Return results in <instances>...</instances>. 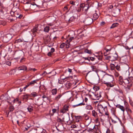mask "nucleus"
I'll list each match as a JSON object with an SVG mask.
<instances>
[{
  "label": "nucleus",
  "mask_w": 133,
  "mask_h": 133,
  "mask_svg": "<svg viewBox=\"0 0 133 133\" xmlns=\"http://www.w3.org/2000/svg\"><path fill=\"white\" fill-rule=\"evenodd\" d=\"M92 128H89L88 129V131H92V130H93V129H94V127H93V125H92Z\"/></svg>",
  "instance_id": "48"
},
{
  "label": "nucleus",
  "mask_w": 133,
  "mask_h": 133,
  "mask_svg": "<svg viewBox=\"0 0 133 133\" xmlns=\"http://www.w3.org/2000/svg\"><path fill=\"white\" fill-rule=\"evenodd\" d=\"M115 65L113 64H111L110 65L111 69L112 70L114 69L115 68Z\"/></svg>",
  "instance_id": "34"
},
{
  "label": "nucleus",
  "mask_w": 133,
  "mask_h": 133,
  "mask_svg": "<svg viewBox=\"0 0 133 133\" xmlns=\"http://www.w3.org/2000/svg\"><path fill=\"white\" fill-rule=\"evenodd\" d=\"M93 20H95L97 19L99 17L98 14L97 13H95L93 15Z\"/></svg>",
  "instance_id": "16"
},
{
  "label": "nucleus",
  "mask_w": 133,
  "mask_h": 133,
  "mask_svg": "<svg viewBox=\"0 0 133 133\" xmlns=\"http://www.w3.org/2000/svg\"><path fill=\"white\" fill-rule=\"evenodd\" d=\"M101 92H96L92 96L91 98L94 100H98L101 97Z\"/></svg>",
  "instance_id": "6"
},
{
  "label": "nucleus",
  "mask_w": 133,
  "mask_h": 133,
  "mask_svg": "<svg viewBox=\"0 0 133 133\" xmlns=\"http://www.w3.org/2000/svg\"><path fill=\"white\" fill-rule=\"evenodd\" d=\"M42 97L43 98H46L48 100H49V98L48 97H46V96L45 95H43Z\"/></svg>",
  "instance_id": "51"
},
{
  "label": "nucleus",
  "mask_w": 133,
  "mask_h": 133,
  "mask_svg": "<svg viewBox=\"0 0 133 133\" xmlns=\"http://www.w3.org/2000/svg\"><path fill=\"white\" fill-rule=\"evenodd\" d=\"M93 19L90 17H88L85 18L84 22L86 25H89L91 24L93 22Z\"/></svg>",
  "instance_id": "8"
},
{
  "label": "nucleus",
  "mask_w": 133,
  "mask_h": 133,
  "mask_svg": "<svg viewBox=\"0 0 133 133\" xmlns=\"http://www.w3.org/2000/svg\"><path fill=\"white\" fill-rule=\"evenodd\" d=\"M116 10L117 11V14H119L120 13V12L121 11V9H119L118 8H116Z\"/></svg>",
  "instance_id": "50"
},
{
  "label": "nucleus",
  "mask_w": 133,
  "mask_h": 133,
  "mask_svg": "<svg viewBox=\"0 0 133 133\" xmlns=\"http://www.w3.org/2000/svg\"><path fill=\"white\" fill-rule=\"evenodd\" d=\"M62 96V95L61 94H59L58 95L56 96L55 98V100L56 101H57L58 100L59 98Z\"/></svg>",
  "instance_id": "21"
},
{
  "label": "nucleus",
  "mask_w": 133,
  "mask_h": 133,
  "mask_svg": "<svg viewBox=\"0 0 133 133\" xmlns=\"http://www.w3.org/2000/svg\"><path fill=\"white\" fill-rule=\"evenodd\" d=\"M29 96H30L28 94H26V95H24L23 97V98L24 99H28L29 98Z\"/></svg>",
  "instance_id": "33"
},
{
  "label": "nucleus",
  "mask_w": 133,
  "mask_h": 133,
  "mask_svg": "<svg viewBox=\"0 0 133 133\" xmlns=\"http://www.w3.org/2000/svg\"><path fill=\"white\" fill-rule=\"evenodd\" d=\"M70 4H72V5H75V2L72 1H70Z\"/></svg>",
  "instance_id": "56"
},
{
  "label": "nucleus",
  "mask_w": 133,
  "mask_h": 133,
  "mask_svg": "<svg viewBox=\"0 0 133 133\" xmlns=\"http://www.w3.org/2000/svg\"><path fill=\"white\" fill-rule=\"evenodd\" d=\"M98 108L99 112L101 115L105 114L107 116L108 118L109 117V112L107 111V108L106 106L104 107L101 104L98 106Z\"/></svg>",
  "instance_id": "2"
},
{
  "label": "nucleus",
  "mask_w": 133,
  "mask_h": 133,
  "mask_svg": "<svg viewBox=\"0 0 133 133\" xmlns=\"http://www.w3.org/2000/svg\"><path fill=\"white\" fill-rule=\"evenodd\" d=\"M88 1L89 2H87V3L85 4L84 3H82L81 4V7H83V10H84L87 12L89 9L91 7L93 6V3H91L90 1L88 0Z\"/></svg>",
  "instance_id": "4"
},
{
  "label": "nucleus",
  "mask_w": 133,
  "mask_h": 133,
  "mask_svg": "<svg viewBox=\"0 0 133 133\" xmlns=\"http://www.w3.org/2000/svg\"><path fill=\"white\" fill-rule=\"evenodd\" d=\"M92 70L93 71L97 72V69L96 66H91Z\"/></svg>",
  "instance_id": "36"
},
{
  "label": "nucleus",
  "mask_w": 133,
  "mask_h": 133,
  "mask_svg": "<svg viewBox=\"0 0 133 133\" xmlns=\"http://www.w3.org/2000/svg\"><path fill=\"white\" fill-rule=\"evenodd\" d=\"M115 76L116 77H118L119 76V74L117 72H116L115 73Z\"/></svg>",
  "instance_id": "54"
},
{
  "label": "nucleus",
  "mask_w": 133,
  "mask_h": 133,
  "mask_svg": "<svg viewBox=\"0 0 133 133\" xmlns=\"http://www.w3.org/2000/svg\"><path fill=\"white\" fill-rule=\"evenodd\" d=\"M55 50V49L54 48H52L50 52L52 53L54 52Z\"/></svg>",
  "instance_id": "55"
},
{
  "label": "nucleus",
  "mask_w": 133,
  "mask_h": 133,
  "mask_svg": "<svg viewBox=\"0 0 133 133\" xmlns=\"http://www.w3.org/2000/svg\"><path fill=\"white\" fill-rule=\"evenodd\" d=\"M14 109V107L13 106H10L9 108V111L11 112L13 111Z\"/></svg>",
  "instance_id": "35"
},
{
  "label": "nucleus",
  "mask_w": 133,
  "mask_h": 133,
  "mask_svg": "<svg viewBox=\"0 0 133 133\" xmlns=\"http://www.w3.org/2000/svg\"><path fill=\"white\" fill-rule=\"evenodd\" d=\"M93 127H94V129L93 130L95 133H98V131L99 130L98 129V128L97 125H93Z\"/></svg>",
  "instance_id": "14"
},
{
  "label": "nucleus",
  "mask_w": 133,
  "mask_h": 133,
  "mask_svg": "<svg viewBox=\"0 0 133 133\" xmlns=\"http://www.w3.org/2000/svg\"><path fill=\"white\" fill-rule=\"evenodd\" d=\"M96 58L90 57V60H91L92 61H94L95 59H98L100 61H102L103 57V54L101 52H99L98 53L96 54V55H95Z\"/></svg>",
  "instance_id": "5"
},
{
  "label": "nucleus",
  "mask_w": 133,
  "mask_h": 133,
  "mask_svg": "<svg viewBox=\"0 0 133 133\" xmlns=\"http://www.w3.org/2000/svg\"><path fill=\"white\" fill-rule=\"evenodd\" d=\"M65 45V43H63L60 45V48H61L63 49L64 48Z\"/></svg>",
  "instance_id": "37"
},
{
  "label": "nucleus",
  "mask_w": 133,
  "mask_h": 133,
  "mask_svg": "<svg viewBox=\"0 0 133 133\" xmlns=\"http://www.w3.org/2000/svg\"><path fill=\"white\" fill-rule=\"evenodd\" d=\"M37 26H36L35 27H34L32 30L33 33H34L37 32Z\"/></svg>",
  "instance_id": "32"
},
{
  "label": "nucleus",
  "mask_w": 133,
  "mask_h": 133,
  "mask_svg": "<svg viewBox=\"0 0 133 133\" xmlns=\"http://www.w3.org/2000/svg\"><path fill=\"white\" fill-rule=\"evenodd\" d=\"M112 48V47L110 46H107L104 48V50L105 51L104 52V56H107V55L109 54Z\"/></svg>",
  "instance_id": "7"
},
{
  "label": "nucleus",
  "mask_w": 133,
  "mask_h": 133,
  "mask_svg": "<svg viewBox=\"0 0 133 133\" xmlns=\"http://www.w3.org/2000/svg\"><path fill=\"white\" fill-rule=\"evenodd\" d=\"M77 11L78 12H81L83 10V7H81V5H80V7H78L77 9Z\"/></svg>",
  "instance_id": "28"
},
{
  "label": "nucleus",
  "mask_w": 133,
  "mask_h": 133,
  "mask_svg": "<svg viewBox=\"0 0 133 133\" xmlns=\"http://www.w3.org/2000/svg\"><path fill=\"white\" fill-rule=\"evenodd\" d=\"M57 121L58 122H61L63 121V120L61 119V118H58Z\"/></svg>",
  "instance_id": "49"
},
{
  "label": "nucleus",
  "mask_w": 133,
  "mask_h": 133,
  "mask_svg": "<svg viewBox=\"0 0 133 133\" xmlns=\"http://www.w3.org/2000/svg\"><path fill=\"white\" fill-rule=\"evenodd\" d=\"M52 111L53 113H54L56 112V109H52Z\"/></svg>",
  "instance_id": "60"
},
{
  "label": "nucleus",
  "mask_w": 133,
  "mask_h": 133,
  "mask_svg": "<svg viewBox=\"0 0 133 133\" xmlns=\"http://www.w3.org/2000/svg\"><path fill=\"white\" fill-rule=\"evenodd\" d=\"M75 20V18L74 17H71L69 20V21L70 22H71Z\"/></svg>",
  "instance_id": "46"
},
{
  "label": "nucleus",
  "mask_w": 133,
  "mask_h": 133,
  "mask_svg": "<svg viewBox=\"0 0 133 133\" xmlns=\"http://www.w3.org/2000/svg\"><path fill=\"white\" fill-rule=\"evenodd\" d=\"M0 99L2 100V101H4V100H5L6 101H7L8 100V98H6V97L4 96L3 95H2L0 97Z\"/></svg>",
  "instance_id": "19"
},
{
  "label": "nucleus",
  "mask_w": 133,
  "mask_h": 133,
  "mask_svg": "<svg viewBox=\"0 0 133 133\" xmlns=\"http://www.w3.org/2000/svg\"><path fill=\"white\" fill-rule=\"evenodd\" d=\"M17 11L15 12L11 11L10 12V14L11 16L14 17L15 16H16V14H17Z\"/></svg>",
  "instance_id": "29"
},
{
  "label": "nucleus",
  "mask_w": 133,
  "mask_h": 133,
  "mask_svg": "<svg viewBox=\"0 0 133 133\" xmlns=\"http://www.w3.org/2000/svg\"><path fill=\"white\" fill-rule=\"evenodd\" d=\"M113 6L112 5H110L109 6V8L110 9H112L113 8Z\"/></svg>",
  "instance_id": "62"
},
{
  "label": "nucleus",
  "mask_w": 133,
  "mask_h": 133,
  "mask_svg": "<svg viewBox=\"0 0 133 133\" xmlns=\"http://www.w3.org/2000/svg\"><path fill=\"white\" fill-rule=\"evenodd\" d=\"M17 70H27V68L26 66L22 65L18 67Z\"/></svg>",
  "instance_id": "12"
},
{
  "label": "nucleus",
  "mask_w": 133,
  "mask_h": 133,
  "mask_svg": "<svg viewBox=\"0 0 133 133\" xmlns=\"http://www.w3.org/2000/svg\"><path fill=\"white\" fill-rule=\"evenodd\" d=\"M121 80H123V79H122V76H120L119 77L118 81H119L120 80L121 81Z\"/></svg>",
  "instance_id": "64"
},
{
  "label": "nucleus",
  "mask_w": 133,
  "mask_h": 133,
  "mask_svg": "<svg viewBox=\"0 0 133 133\" xmlns=\"http://www.w3.org/2000/svg\"><path fill=\"white\" fill-rule=\"evenodd\" d=\"M57 89L55 88L52 90L51 92L53 95H54L56 94L57 92Z\"/></svg>",
  "instance_id": "24"
},
{
  "label": "nucleus",
  "mask_w": 133,
  "mask_h": 133,
  "mask_svg": "<svg viewBox=\"0 0 133 133\" xmlns=\"http://www.w3.org/2000/svg\"><path fill=\"white\" fill-rule=\"evenodd\" d=\"M68 9V7L66 6H65L64 7L63 10L64 11H65L66 10H67Z\"/></svg>",
  "instance_id": "58"
},
{
  "label": "nucleus",
  "mask_w": 133,
  "mask_h": 133,
  "mask_svg": "<svg viewBox=\"0 0 133 133\" xmlns=\"http://www.w3.org/2000/svg\"><path fill=\"white\" fill-rule=\"evenodd\" d=\"M120 93H121L122 94H123V91L122 90H117Z\"/></svg>",
  "instance_id": "63"
},
{
  "label": "nucleus",
  "mask_w": 133,
  "mask_h": 133,
  "mask_svg": "<svg viewBox=\"0 0 133 133\" xmlns=\"http://www.w3.org/2000/svg\"><path fill=\"white\" fill-rule=\"evenodd\" d=\"M118 56L117 54L116 53L112 54L111 56V61H115L116 60Z\"/></svg>",
  "instance_id": "11"
},
{
  "label": "nucleus",
  "mask_w": 133,
  "mask_h": 133,
  "mask_svg": "<svg viewBox=\"0 0 133 133\" xmlns=\"http://www.w3.org/2000/svg\"><path fill=\"white\" fill-rule=\"evenodd\" d=\"M74 39V38L73 37H70L69 39V41L68 40H67V42H68L69 43L70 42H71V41L73 39Z\"/></svg>",
  "instance_id": "42"
},
{
  "label": "nucleus",
  "mask_w": 133,
  "mask_h": 133,
  "mask_svg": "<svg viewBox=\"0 0 133 133\" xmlns=\"http://www.w3.org/2000/svg\"><path fill=\"white\" fill-rule=\"evenodd\" d=\"M92 116L96 118L97 117V113L95 110H93L92 111Z\"/></svg>",
  "instance_id": "23"
},
{
  "label": "nucleus",
  "mask_w": 133,
  "mask_h": 133,
  "mask_svg": "<svg viewBox=\"0 0 133 133\" xmlns=\"http://www.w3.org/2000/svg\"><path fill=\"white\" fill-rule=\"evenodd\" d=\"M82 117L81 116H75L76 121L77 122H79L82 119Z\"/></svg>",
  "instance_id": "17"
},
{
  "label": "nucleus",
  "mask_w": 133,
  "mask_h": 133,
  "mask_svg": "<svg viewBox=\"0 0 133 133\" xmlns=\"http://www.w3.org/2000/svg\"><path fill=\"white\" fill-rule=\"evenodd\" d=\"M85 52L88 53L89 54H91V52L90 50H88L87 49H86L84 51Z\"/></svg>",
  "instance_id": "43"
},
{
  "label": "nucleus",
  "mask_w": 133,
  "mask_h": 133,
  "mask_svg": "<svg viewBox=\"0 0 133 133\" xmlns=\"http://www.w3.org/2000/svg\"><path fill=\"white\" fill-rule=\"evenodd\" d=\"M116 107L117 108L120 109L123 112L125 110L124 107L122 106L119 104H118L116 106Z\"/></svg>",
  "instance_id": "13"
},
{
  "label": "nucleus",
  "mask_w": 133,
  "mask_h": 133,
  "mask_svg": "<svg viewBox=\"0 0 133 133\" xmlns=\"http://www.w3.org/2000/svg\"><path fill=\"white\" fill-rule=\"evenodd\" d=\"M12 37L10 34H7L3 38V42L6 43L9 41L12 38Z\"/></svg>",
  "instance_id": "9"
},
{
  "label": "nucleus",
  "mask_w": 133,
  "mask_h": 133,
  "mask_svg": "<svg viewBox=\"0 0 133 133\" xmlns=\"http://www.w3.org/2000/svg\"><path fill=\"white\" fill-rule=\"evenodd\" d=\"M119 84L121 85H123L124 82L123 80H121V81H118Z\"/></svg>",
  "instance_id": "44"
},
{
  "label": "nucleus",
  "mask_w": 133,
  "mask_h": 133,
  "mask_svg": "<svg viewBox=\"0 0 133 133\" xmlns=\"http://www.w3.org/2000/svg\"><path fill=\"white\" fill-rule=\"evenodd\" d=\"M16 16V18H21L23 16V15L21 14H19V16Z\"/></svg>",
  "instance_id": "52"
},
{
  "label": "nucleus",
  "mask_w": 133,
  "mask_h": 133,
  "mask_svg": "<svg viewBox=\"0 0 133 133\" xmlns=\"http://www.w3.org/2000/svg\"><path fill=\"white\" fill-rule=\"evenodd\" d=\"M49 30V26H46L44 28V31L45 32H48Z\"/></svg>",
  "instance_id": "27"
},
{
  "label": "nucleus",
  "mask_w": 133,
  "mask_h": 133,
  "mask_svg": "<svg viewBox=\"0 0 133 133\" xmlns=\"http://www.w3.org/2000/svg\"><path fill=\"white\" fill-rule=\"evenodd\" d=\"M86 109L88 110H91L93 109V107L91 105H87L85 107Z\"/></svg>",
  "instance_id": "25"
},
{
  "label": "nucleus",
  "mask_w": 133,
  "mask_h": 133,
  "mask_svg": "<svg viewBox=\"0 0 133 133\" xmlns=\"http://www.w3.org/2000/svg\"><path fill=\"white\" fill-rule=\"evenodd\" d=\"M124 84H128L129 83V80L128 79H125L124 80Z\"/></svg>",
  "instance_id": "30"
},
{
  "label": "nucleus",
  "mask_w": 133,
  "mask_h": 133,
  "mask_svg": "<svg viewBox=\"0 0 133 133\" xmlns=\"http://www.w3.org/2000/svg\"><path fill=\"white\" fill-rule=\"evenodd\" d=\"M2 64H5L7 65H8L9 66H10L11 65V62L10 61H7L5 62L4 63H3Z\"/></svg>",
  "instance_id": "31"
},
{
  "label": "nucleus",
  "mask_w": 133,
  "mask_h": 133,
  "mask_svg": "<svg viewBox=\"0 0 133 133\" xmlns=\"http://www.w3.org/2000/svg\"><path fill=\"white\" fill-rule=\"evenodd\" d=\"M114 79V77L112 75L106 74L103 77L102 82L108 87H112L115 85Z\"/></svg>",
  "instance_id": "1"
},
{
  "label": "nucleus",
  "mask_w": 133,
  "mask_h": 133,
  "mask_svg": "<svg viewBox=\"0 0 133 133\" xmlns=\"http://www.w3.org/2000/svg\"><path fill=\"white\" fill-rule=\"evenodd\" d=\"M28 111L29 112H31L33 110V108L31 105H29L27 108Z\"/></svg>",
  "instance_id": "20"
},
{
  "label": "nucleus",
  "mask_w": 133,
  "mask_h": 133,
  "mask_svg": "<svg viewBox=\"0 0 133 133\" xmlns=\"http://www.w3.org/2000/svg\"><path fill=\"white\" fill-rule=\"evenodd\" d=\"M115 68L118 71L121 70V69L119 66L117 65L116 66Z\"/></svg>",
  "instance_id": "39"
},
{
  "label": "nucleus",
  "mask_w": 133,
  "mask_h": 133,
  "mask_svg": "<svg viewBox=\"0 0 133 133\" xmlns=\"http://www.w3.org/2000/svg\"><path fill=\"white\" fill-rule=\"evenodd\" d=\"M36 83V80H34L32 81L29 83H28V85H30L31 84H34L35 83Z\"/></svg>",
  "instance_id": "38"
},
{
  "label": "nucleus",
  "mask_w": 133,
  "mask_h": 133,
  "mask_svg": "<svg viewBox=\"0 0 133 133\" xmlns=\"http://www.w3.org/2000/svg\"><path fill=\"white\" fill-rule=\"evenodd\" d=\"M70 45L69 43H65V46L66 48H68L69 47Z\"/></svg>",
  "instance_id": "47"
},
{
  "label": "nucleus",
  "mask_w": 133,
  "mask_h": 133,
  "mask_svg": "<svg viewBox=\"0 0 133 133\" xmlns=\"http://www.w3.org/2000/svg\"><path fill=\"white\" fill-rule=\"evenodd\" d=\"M15 70H12L10 71V74L11 75L14 74L15 73Z\"/></svg>",
  "instance_id": "41"
},
{
  "label": "nucleus",
  "mask_w": 133,
  "mask_h": 133,
  "mask_svg": "<svg viewBox=\"0 0 133 133\" xmlns=\"http://www.w3.org/2000/svg\"><path fill=\"white\" fill-rule=\"evenodd\" d=\"M112 115L110 117V118L112 122L114 124L117 122V120L118 119L120 123H122V122L120 119L118 118L116 115V111L114 110L112 111Z\"/></svg>",
  "instance_id": "3"
},
{
  "label": "nucleus",
  "mask_w": 133,
  "mask_h": 133,
  "mask_svg": "<svg viewBox=\"0 0 133 133\" xmlns=\"http://www.w3.org/2000/svg\"><path fill=\"white\" fill-rule=\"evenodd\" d=\"M105 56V59L111 60V56Z\"/></svg>",
  "instance_id": "40"
},
{
  "label": "nucleus",
  "mask_w": 133,
  "mask_h": 133,
  "mask_svg": "<svg viewBox=\"0 0 133 133\" xmlns=\"http://www.w3.org/2000/svg\"><path fill=\"white\" fill-rule=\"evenodd\" d=\"M119 25V24L117 23H115L112 24L111 26L110 27V29H113L116 27L117 26Z\"/></svg>",
  "instance_id": "18"
},
{
  "label": "nucleus",
  "mask_w": 133,
  "mask_h": 133,
  "mask_svg": "<svg viewBox=\"0 0 133 133\" xmlns=\"http://www.w3.org/2000/svg\"><path fill=\"white\" fill-rule=\"evenodd\" d=\"M19 99L18 98H16L14 100V103L15 102H18V101Z\"/></svg>",
  "instance_id": "53"
},
{
  "label": "nucleus",
  "mask_w": 133,
  "mask_h": 133,
  "mask_svg": "<svg viewBox=\"0 0 133 133\" xmlns=\"http://www.w3.org/2000/svg\"><path fill=\"white\" fill-rule=\"evenodd\" d=\"M69 106L67 105H65L63 107V108L61 109L60 112L61 113H64L68 110Z\"/></svg>",
  "instance_id": "10"
},
{
  "label": "nucleus",
  "mask_w": 133,
  "mask_h": 133,
  "mask_svg": "<svg viewBox=\"0 0 133 133\" xmlns=\"http://www.w3.org/2000/svg\"><path fill=\"white\" fill-rule=\"evenodd\" d=\"M16 42L17 43H19L20 42H22L23 41V40L21 39H18L16 41Z\"/></svg>",
  "instance_id": "45"
},
{
  "label": "nucleus",
  "mask_w": 133,
  "mask_h": 133,
  "mask_svg": "<svg viewBox=\"0 0 133 133\" xmlns=\"http://www.w3.org/2000/svg\"><path fill=\"white\" fill-rule=\"evenodd\" d=\"M85 60H87L90 61V57H83Z\"/></svg>",
  "instance_id": "57"
},
{
  "label": "nucleus",
  "mask_w": 133,
  "mask_h": 133,
  "mask_svg": "<svg viewBox=\"0 0 133 133\" xmlns=\"http://www.w3.org/2000/svg\"><path fill=\"white\" fill-rule=\"evenodd\" d=\"M44 41L46 43H47L50 42L51 39L50 37L49 36H48L45 37V39H44Z\"/></svg>",
  "instance_id": "15"
},
{
  "label": "nucleus",
  "mask_w": 133,
  "mask_h": 133,
  "mask_svg": "<svg viewBox=\"0 0 133 133\" xmlns=\"http://www.w3.org/2000/svg\"><path fill=\"white\" fill-rule=\"evenodd\" d=\"M106 133H110V131L109 129H108L107 130Z\"/></svg>",
  "instance_id": "61"
},
{
  "label": "nucleus",
  "mask_w": 133,
  "mask_h": 133,
  "mask_svg": "<svg viewBox=\"0 0 133 133\" xmlns=\"http://www.w3.org/2000/svg\"><path fill=\"white\" fill-rule=\"evenodd\" d=\"M84 105L85 104L84 103H81L76 105H72V107L73 108H74L78 106H82Z\"/></svg>",
  "instance_id": "22"
},
{
  "label": "nucleus",
  "mask_w": 133,
  "mask_h": 133,
  "mask_svg": "<svg viewBox=\"0 0 133 133\" xmlns=\"http://www.w3.org/2000/svg\"><path fill=\"white\" fill-rule=\"evenodd\" d=\"M52 53L51 52H49L48 53V56H51V55H52Z\"/></svg>",
  "instance_id": "59"
},
{
  "label": "nucleus",
  "mask_w": 133,
  "mask_h": 133,
  "mask_svg": "<svg viewBox=\"0 0 133 133\" xmlns=\"http://www.w3.org/2000/svg\"><path fill=\"white\" fill-rule=\"evenodd\" d=\"M29 96L31 97H35L37 96V94L36 92H34L32 93Z\"/></svg>",
  "instance_id": "26"
}]
</instances>
